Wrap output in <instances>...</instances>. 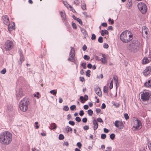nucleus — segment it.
<instances>
[{"mask_svg": "<svg viewBox=\"0 0 151 151\" xmlns=\"http://www.w3.org/2000/svg\"><path fill=\"white\" fill-rule=\"evenodd\" d=\"M12 134L9 132L5 131L0 134V142L2 144L8 145L12 140Z\"/></svg>", "mask_w": 151, "mask_h": 151, "instance_id": "nucleus-1", "label": "nucleus"}, {"mask_svg": "<svg viewBox=\"0 0 151 151\" xmlns=\"http://www.w3.org/2000/svg\"><path fill=\"white\" fill-rule=\"evenodd\" d=\"M120 38L121 40L124 42L127 43L133 39L132 34L128 30H126L121 34Z\"/></svg>", "mask_w": 151, "mask_h": 151, "instance_id": "nucleus-2", "label": "nucleus"}, {"mask_svg": "<svg viewBox=\"0 0 151 151\" xmlns=\"http://www.w3.org/2000/svg\"><path fill=\"white\" fill-rule=\"evenodd\" d=\"M29 104L28 100L26 98H23L19 102V107L20 110L24 112L26 111Z\"/></svg>", "mask_w": 151, "mask_h": 151, "instance_id": "nucleus-3", "label": "nucleus"}, {"mask_svg": "<svg viewBox=\"0 0 151 151\" xmlns=\"http://www.w3.org/2000/svg\"><path fill=\"white\" fill-rule=\"evenodd\" d=\"M140 46L139 42L137 40H134L127 47V48L131 51L135 52L139 50Z\"/></svg>", "mask_w": 151, "mask_h": 151, "instance_id": "nucleus-4", "label": "nucleus"}, {"mask_svg": "<svg viewBox=\"0 0 151 151\" xmlns=\"http://www.w3.org/2000/svg\"><path fill=\"white\" fill-rule=\"evenodd\" d=\"M141 93V99L143 101H146L148 100L151 96L150 93L148 92H142Z\"/></svg>", "mask_w": 151, "mask_h": 151, "instance_id": "nucleus-5", "label": "nucleus"}, {"mask_svg": "<svg viewBox=\"0 0 151 151\" xmlns=\"http://www.w3.org/2000/svg\"><path fill=\"white\" fill-rule=\"evenodd\" d=\"M139 10L143 14H145L147 12V7L144 3H140L137 5Z\"/></svg>", "mask_w": 151, "mask_h": 151, "instance_id": "nucleus-6", "label": "nucleus"}, {"mask_svg": "<svg viewBox=\"0 0 151 151\" xmlns=\"http://www.w3.org/2000/svg\"><path fill=\"white\" fill-rule=\"evenodd\" d=\"M71 50L69 54V57L68 59V60L69 61L74 62H75V52L74 49L73 47H71Z\"/></svg>", "mask_w": 151, "mask_h": 151, "instance_id": "nucleus-7", "label": "nucleus"}, {"mask_svg": "<svg viewBox=\"0 0 151 151\" xmlns=\"http://www.w3.org/2000/svg\"><path fill=\"white\" fill-rule=\"evenodd\" d=\"M13 47L12 42L10 40H7L5 43V49L7 50H11Z\"/></svg>", "mask_w": 151, "mask_h": 151, "instance_id": "nucleus-8", "label": "nucleus"}, {"mask_svg": "<svg viewBox=\"0 0 151 151\" xmlns=\"http://www.w3.org/2000/svg\"><path fill=\"white\" fill-rule=\"evenodd\" d=\"M114 125L117 127L119 129H123L124 126L122 122H119L118 120H116L114 122Z\"/></svg>", "mask_w": 151, "mask_h": 151, "instance_id": "nucleus-9", "label": "nucleus"}, {"mask_svg": "<svg viewBox=\"0 0 151 151\" xmlns=\"http://www.w3.org/2000/svg\"><path fill=\"white\" fill-rule=\"evenodd\" d=\"M16 95L17 99L19 100L23 96L22 90L20 88L17 90L16 91Z\"/></svg>", "mask_w": 151, "mask_h": 151, "instance_id": "nucleus-10", "label": "nucleus"}, {"mask_svg": "<svg viewBox=\"0 0 151 151\" xmlns=\"http://www.w3.org/2000/svg\"><path fill=\"white\" fill-rule=\"evenodd\" d=\"M141 122L138 119H137V121L135 122L133 127L137 129H139L141 128Z\"/></svg>", "mask_w": 151, "mask_h": 151, "instance_id": "nucleus-11", "label": "nucleus"}, {"mask_svg": "<svg viewBox=\"0 0 151 151\" xmlns=\"http://www.w3.org/2000/svg\"><path fill=\"white\" fill-rule=\"evenodd\" d=\"M151 70V68L150 66L146 67V68L144 70L143 72L144 75L145 76L148 75L150 74Z\"/></svg>", "mask_w": 151, "mask_h": 151, "instance_id": "nucleus-12", "label": "nucleus"}, {"mask_svg": "<svg viewBox=\"0 0 151 151\" xmlns=\"http://www.w3.org/2000/svg\"><path fill=\"white\" fill-rule=\"evenodd\" d=\"M3 21L4 23L6 25H9V21L8 17L7 15L3 17Z\"/></svg>", "mask_w": 151, "mask_h": 151, "instance_id": "nucleus-13", "label": "nucleus"}, {"mask_svg": "<svg viewBox=\"0 0 151 151\" xmlns=\"http://www.w3.org/2000/svg\"><path fill=\"white\" fill-rule=\"evenodd\" d=\"M94 91L96 94L100 97H101L102 95V92L100 88H96L94 89Z\"/></svg>", "mask_w": 151, "mask_h": 151, "instance_id": "nucleus-14", "label": "nucleus"}, {"mask_svg": "<svg viewBox=\"0 0 151 151\" xmlns=\"http://www.w3.org/2000/svg\"><path fill=\"white\" fill-rule=\"evenodd\" d=\"M80 99L81 100V102L82 103L84 102V101H87L88 99V96L87 95H84V97L82 96H81L80 97Z\"/></svg>", "mask_w": 151, "mask_h": 151, "instance_id": "nucleus-15", "label": "nucleus"}, {"mask_svg": "<svg viewBox=\"0 0 151 151\" xmlns=\"http://www.w3.org/2000/svg\"><path fill=\"white\" fill-rule=\"evenodd\" d=\"M93 128L94 130H96L98 128V125L97 120L96 119H93Z\"/></svg>", "mask_w": 151, "mask_h": 151, "instance_id": "nucleus-16", "label": "nucleus"}, {"mask_svg": "<svg viewBox=\"0 0 151 151\" xmlns=\"http://www.w3.org/2000/svg\"><path fill=\"white\" fill-rule=\"evenodd\" d=\"M72 17L74 19L76 20L81 25H82V22L81 19L76 17L74 15H73Z\"/></svg>", "mask_w": 151, "mask_h": 151, "instance_id": "nucleus-17", "label": "nucleus"}, {"mask_svg": "<svg viewBox=\"0 0 151 151\" xmlns=\"http://www.w3.org/2000/svg\"><path fill=\"white\" fill-rule=\"evenodd\" d=\"M132 0H128L127 3V5L128 9H130L132 6Z\"/></svg>", "mask_w": 151, "mask_h": 151, "instance_id": "nucleus-18", "label": "nucleus"}, {"mask_svg": "<svg viewBox=\"0 0 151 151\" xmlns=\"http://www.w3.org/2000/svg\"><path fill=\"white\" fill-rule=\"evenodd\" d=\"M144 86L147 87H151V79L148 81L147 82L145 83Z\"/></svg>", "mask_w": 151, "mask_h": 151, "instance_id": "nucleus-19", "label": "nucleus"}, {"mask_svg": "<svg viewBox=\"0 0 151 151\" xmlns=\"http://www.w3.org/2000/svg\"><path fill=\"white\" fill-rule=\"evenodd\" d=\"M81 31L84 35V37L85 38H86V37L87 36V33L86 30L84 29L81 28Z\"/></svg>", "mask_w": 151, "mask_h": 151, "instance_id": "nucleus-20", "label": "nucleus"}, {"mask_svg": "<svg viewBox=\"0 0 151 151\" xmlns=\"http://www.w3.org/2000/svg\"><path fill=\"white\" fill-rule=\"evenodd\" d=\"M60 14L62 18V20H65V13L62 12H60Z\"/></svg>", "mask_w": 151, "mask_h": 151, "instance_id": "nucleus-21", "label": "nucleus"}, {"mask_svg": "<svg viewBox=\"0 0 151 151\" xmlns=\"http://www.w3.org/2000/svg\"><path fill=\"white\" fill-rule=\"evenodd\" d=\"M142 35H144V33H145V32L146 30H148V29L147 27L146 26H143L142 27Z\"/></svg>", "mask_w": 151, "mask_h": 151, "instance_id": "nucleus-22", "label": "nucleus"}, {"mask_svg": "<svg viewBox=\"0 0 151 151\" xmlns=\"http://www.w3.org/2000/svg\"><path fill=\"white\" fill-rule=\"evenodd\" d=\"M107 59H104L103 58H101L100 59V61L101 63L104 64H106L107 63Z\"/></svg>", "mask_w": 151, "mask_h": 151, "instance_id": "nucleus-23", "label": "nucleus"}, {"mask_svg": "<svg viewBox=\"0 0 151 151\" xmlns=\"http://www.w3.org/2000/svg\"><path fill=\"white\" fill-rule=\"evenodd\" d=\"M109 33L106 30H102L101 32V35L102 36H104L105 34H108Z\"/></svg>", "mask_w": 151, "mask_h": 151, "instance_id": "nucleus-24", "label": "nucleus"}, {"mask_svg": "<svg viewBox=\"0 0 151 151\" xmlns=\"http://www.w3.org/2000/svg\"><path fill=\"white\" fill-rule=\"evenodd\" d=\"M113 79H114L115 81V84L116 86L118 81L117 76L116 75L114 76L113 78Z\"/></svg>", "mask_w": 151, "mask_h": 151, "instance_id": "nucleus-25", "label": "nucleus"}, {"mask_svg": "<svg viewBox=\"0 0 151 151\" xmlns=\"http://www.w3.org/2000/svg\"><path fill=\"white\" fill-rule=\"evenodd\" d=\"M65 130L67 133H68L69 131H72V128L68 126H67L66 127Z\"/></svg>", "mask_w": 151, "mask_h": 151, "instance_id": "nucleus-26", "label": "nucleus"}, {"mask_svg": "<svg viewBox=\"0 0 151 151\" xmlns=\"http://www.w3.org/2000/svg\"><path fill=\"white\" fill-rule=\"evenodd\" d=\"M149 60L147 58H144L143 60V64H146L149 63Z\"/></svg>", "mask_w": 151, "mask_h": 151, "instance_id": "nucleus-27", "label": "nucleus"}, {"mask_svg": "<svg viewBox=\"0 0 151 151\" xmlns=\"http://www.w3.org/2000/svg\"><path fill=\"white\" fill-rule=\"evenodd\" d=\"M51 127H52V129H55L57 128L56 125L54 123H51Z\"/></svg>", "mask_w": 151, "mask_h": 151, "instance_id": "nucleus-28", "label": "nucleus"}, {"mask_svg": "<svg viewBox=\"0 0 151 151\" xmlns=\"http://www.w3.org/2000/svg\"><path fill=\"white\" fill-rule=\"evenodd\" d=\"M103 91L104 93H108V88L106 86H104L103 88Z\"/></svg>", "mask_w": 151, "mask_h": 151, "instance_id": "nucleus-29", "label": "nucleus"}, {"mask_svg": "<svg viewBox=\"0 0 151 151\" xmlns=\"http://www.w3.org/2000/svg\"><path fill=\"white\" fill-rule=\"evenodd\" d=\"M81 7L83 10H85L86 9V4L84 3H82Z\"/></svg>", "mask_w": 151, "mask_h": 151, "instance_id": "nucleus-30", "label": "nucleus"}, {"mask_svg": "<svg viewBox=\"0 0 151 151\" xmlns=\"http://www.w3.org/2000/svg\"><path fill=\"white\" fill-rule=\"evenodd\" d=\"M88 113V115L90 116H91L92 115L93 113V112L91 109H89L87 111Z\"/></svg>", "mask_w": 151, "mask_h": 151, "instance_id": "nucleus-31", "label": "nucleus"}, {"mask_svg": "<svg viewBox=\"0 0 151 151\" xmlns=\"http://www.w3.org/2000/svg\"><path fill=\"white\" fill-rule=\"evenodd\" d=\"M12 108V104H8L7 106V108L8 110H11Z\"/></svg>", "mask_w": 151, "mask_h": 151, "instance_id": "nucleus-32", "label": "nucleus"}, {"mask_svg": "<svg viewBox=\"0 0 151 151\" xmlns=\"http://www.w3.org/2000/svg\"><path fill=\"white\" fill-rule=\"evenodd\" d=\"M50 93H51L53 94L54 95H55L57 93V91L56 90H52L50 91Z\"/></svg>", "mask_w": 151, "mask_h": 151, "instance_id": "nucleus-33", "label": "nucleus"}, {"mask_svg": "<svg viewBox=\"0 0 151 151\" xmlns=\"http://www.w3.org/2000/svg\"><path fill=\"white\" fill-rule=\"evenodd\" d=\"M91 71L89 70H88L86 72V75L88 77H89L90 76L91 74H90Z\"/></svg>", "mask_w": 151, "mask_h": 151, "instance_id": "nucleus-34", "label": "nucleus"}, {"mask_svg": "<svg viewBox=\"0 0 151 151\" xmlns=\"http://www.w3.org/2000/svg\"><path fill=\"white\" fill-rule=\"evenodd\" d=\"M83 58L85 60H88L90 59V57L87 55H85L83 56Z\"/></svg>", "mask_w": 151, "mask_h": 151, "instance_id": "nucleus-35", "label": "nucleus"}, {"mask_svg": "<svg viewBox=\"0 0 151 151\" xmlns=\"http://www.w3.org/2000/svg\"><path fill=\"white\" fill-rule=\"evenodd\" d=\"M63 109L64 111H68L69 109V108L68 106H65L63 107Z\"/></svg>", "mask_w": 151, "mask_h": 151, "instance_id": "nucleus-36", "label": "nucleus"}, {"mask_svg": "<svg viewBox=\"0 0 151 151\" xmlns=\"http://www.w3.org/2000/svg\"><path fill=\"white\" fill-rule=\"evenodd\" d=\"M64 136L62 134H60L59 136V139L60 140H62L64 139Z\"/></svg>", "mask_w": 151, "mask_h": 151, "instance_id": "nucleus-37", "label": "nucleus"}, {"mask_svg": "<svg viewBox=\"0 0 151 151\" xmlns=\"http://www.w3.org/2000/svg\"><path fill=\"white\" fill-rule=\"evenodd\" d=\"M76 106L75 105H73L70 107V109L71 110L73 111L76 108Z\"/></svg>", "mask_w": 151, "mask_h": 151, "instance_id": "nucleus-38", "label": "nucleus"}, {"mask_svg": "<svg viewBox=\"0 0 151 151\" xmlns=\"http://www.w3.org/2000/svg\"><path fill=\"white\" fill-rule=\"evenodd\" d=\"M98 41L99 43H102L103 42V37H100L98 39Z\"/></svg>", "mask_w": 151, "mask_h": 151, "instance_id": "nucleus-39", "label": "nucleus"}, {"mask_svg": "<svg viewBox=\"0 0 151 151\" xmlns=\"http://www.w3.org/2000/svg\"><path fill=\"white\" fill-rule=\"evenodd\" d=\"M115 135L113 133H112V134H111L110 136V138L112 140H113L114 139V138H115Z\"/></svg>", "mask_w": 151, "mask_h": 151, "instance_id": "nucleus-40", "label": "nucleus"}, {"mask_svg": "<svg viewBox=\"0 0 151 151\" xmlns=\"http://www.w3.org/2000/svg\"><path fill=\"white\" fill-rule=\"evenodd\" d=\"M20 60L23 61L24 60V57L23 56L22 54L21 53H20Z\"/></svg>", "mask_w": 151, "mask_h": 151, "instance_id": "nucleus-41", "label": "nucleus"}, {"mask_svg": "<svg viewBox=\"0 0 151 151\" xmlns=\"http://www.w3.org/2000/svg\"><path fill=\"white\" fill-rule=\"evenodd\" d=\"M6 70L5 68H4L1 71L0 73H1L4 74H5L6 72Z\"/></svg>", "mask_w": 151, "mask_h": 151, "instance_id": "nucleus-42", "label": "nucleus"}, {"mask_svg": "<svg viewBox=\"0 0 151 151\" xmlns=\"http://www.w3.org/2000/svg\"><path fill=\"white\" fill-rule=\"evenodd\" d=\"M106 135L105 134H102L101 135V138L103 139H105L106 137Z\"/></svg>", "mask_w": 151, "mask_h": 151, "instance_id": "nucleus-43", "label": "nucleus"}, {"mask_svg": "<svg viewBox=\"0 0 151 151\" xmlns=\"http://www.w3.org/2000/svg\"><path fill=\"white\" fill-rule=\"evenodd\" d=\"M124 117L126 120H127L129 119V116L127 113H125L124 114Z\"/></svg>", "mask_w": 151, "mask_h": 151, "instance_id": "nucleus-44", "label": "nucleus"}, {"mask_svg": "<svg viewBox=\"0 0 151 151\" xmlns=\"http://www.w3.org/2000/svg\"><path fill=\"white\" fill-rule=\"evenodd\" d=\"M74 3L76 5H78L79 4V2L78 1V0H74Z\"/></svg>", "mask_w": 151, "mask_h": 151, "instance_id": "nucleus-45", "label": "nucleus"}, {"mask_svg": "<svg viewBox=\"0 0 151 151\" xmlns=\"http://www.w3.org/2000/svg\"><path fill=\"white\" fill-rule=\"evenodd\" d=\"M77 146L79 147V148H81L82 147V145L80 142H78L77 143Z\"/></svg>", "mask_w": 151, "mask_h": 151, "instance_id": "nucleus-46", "label": "nucleus"}, {"mask_svg": "<svg viewBox=\"0 0 151 151\" xmlns=\"http://www.w3.org/2000/svg\"><path fill=\"white\" fill-rule=\"evenodd\" d=\"M86 63H82L81 65L83 67L84 69H85L86 68Z\"/></svg>", "mask_w": 151, "mask_h": 151, "instance_id": "nucleus-47", "label": "nucleus"}, {"mask_svg": "<svg viewBox=\"0 0 151 151\" xmlns=\"http://www.w3.org/2000/svg\"><path fill=\"white\" fill-rule=\"evenodd\" d=\"M9 25L8 27H12V26H13V29H14L15 28H14V27L15 26V23H14V22H13L12 24V25H10V24L9 25Z\"/></svg>", "mask_w": 151, "mask_h": 151, "instance_id": "nucleus-48", "label": "nucleus"}, {"mask_svg": "<svg viewBox=\"0 0 151 151\" xmlns=\"http://www.w3.org/2000/svg\"><path fill=\"white\" fill-rule=\"evenodd\" d=\"M76 120L78 122H79L81 121V119L79 117H76L75 118Z\"/></svg>", "mask_w": 151, "mask_h": 151, "instance_id": "nucleus-49", "label": "nucleus"}, {"mask_svg": "<svg viewBox=\"0 0 151 151\" xmlns=\"http://www.w3.org/2000/svg\"><path fill=\"white\" fill-rule=\"evenodd\" d=\"M68 123L72 126H74L75 125V122L73 121H69L68 122Z\"/></svg>", "mask_w": 151, "mask_h": 151, "instance_id": "nucleus-50", "label": "nucleus"}, {"mask_svg": "<svg viewBox=\"0 0 151 151\" xmlns=\"http://www.w3.org/2000/svg\"><path fill=\"white\" fill-rule=\"evenodd\" d=\"M96 39V36L94 34H93L92 35L91 37V39L92 40H95Z\"/></svg>", "mask_w": 151, "mask_h": 151, "instance_id": "nucleus-51", "label": "nucleus"}, {"mask_svg": "<svg viewBox=\"0 0 151 151\" xmlns=\"http://www.w3.org/2000/svg\"><path fill=\"white\" fill-rule=\"evenodd\" d=\"M63 145L64 146H66L67 147H68L69 146V143L67 141L66 142H64L63 144Z\"/></svg>", "mask_w": 151, "mask_h": 151, "instance_id": "nucleus-52", "label": "nucleus"}, {"mask_svg": "<svg viewBox=\"0 0 151 151\" xmlns=\"http://www.w3.org/2000/svg\"><path fill=\"white\" fill-rule=\"evenodd\" d=\"M72 26L74 29H76L77 28V27L75 23H73L72 24Z\"/></svg>", "mask_w": 151, "mask_h": 151, "instance_id": "nucleus-53", "label": "nucleus"}, {"mask_svg": "<svg viewBox=\"0 0 151 151\" xmlns=\"http://www.w3.org/2000/svg\"><path fill=\"white\" fill-rule=\"evenodd\" d=\"M113 87V81H111L110 83V85L109 86V88L110 89H111Z\"/></svg>", "mask_w": 151, "mask_h": 151, "instance_id": "nucleus-54", "label": "nucleus"}, {"mask_svg": "<svg viewBox=\"0 0 151 151\" xmlns=\"http://www.w3.org/2000/svg\"><path fill=\"white\" fill-rule=\"evenodd\" d=\"M84 113L83 110H81L79 112V114L80 115L82 116L83 115Z\"/></svg>", "mask_w": 151, "mask_h": 151, "instance_id": "nucleus-55", "label": "nucleus"}, {"mask_svg": "<svg viewBox=\"0 0 151 151\" xmlns=\"http://www.w3.org/2000/svg\"><path fill=\"white\" fill-rule=\"evenodd\" d=\"M103 47H104V48L107 49L109 47V45L107 44L106 43H104L103 45Z\"/></svg>", "mask_w": 151, "mask_h": 151, "instance_id": "nucleus-56", "label": "nucleus"}, {"mask_svg": "<svg viewBox=\"0 0 151 151\" xmlns=\"http://www.w3.org/2000/svg\"><path fill=\"white\" fill-rule=\"evenodd\" d=\"M106 106L104 103H103L101 106V108L102 109H104L105 108Z\"/></svg>", "mask_w": 151, "mask_h": 151, "instance_id": "nucleus-57", "label": "nucleus"}, {"mask_svg": "<svg viewBox=\"0 0 151 151\" xmlns=\"http://www.w3.org/2000/svg\"><path fill=\"white\" fill-rule=\"evenodd\" d=\"M89 128V127L87 125H85L83 127V129L85 130H88Z\"/></svg>", "mask_w": 151, "mask_h": 151, "instance_id": "nucleus-58", "label": "nucleus"}, {"mask_svg": "<svg viewBox=\"0 0 151 151\" xmlns=\"http://www.w3.org/2000/svg\"><path fill=\"white\" fill-rule=\"evenodd\" d=\"M69 8H70V11H72L73 12H76V11H75V10L73 9V8L72 7V6H69Z\"/></svg>", "mask_w": 151, "mask_h": 151, "instance_id": "nucleus-59", "label": "nucleus"}, {"mask_svg": "<svg viewBox=\"0 0 151 151\" xmlns=\"http://www.w3.org/2000/svg\"><path fill=\"white\" fill-rule=\"evenodd\" d=\"M87 119L86 117L82 119V122H83L86 123L87 122Z\"/></svg>", "mask_w": 151, "mask_h": 151, "instance_id": "nucleus-60", "label": "nucleus"}, {"mask_svg": "<svg viewBox=\"0 0 151 151\" xmlns=\"http://www.w3.org/2000/svg\"><path fill=\"white\" fill-rule=\"evenodd\" d=\"M148 148H149V149L151 150V144L150 142H148Z\"/></svg>", "mask_w": 151, "mask_h": 151, "instance_id": "nucleus-61", "label": "nucleus"}, {"mask_svg": "<svg viewBox=\"0 0 151 151\" xmlns=\"http://www.w3.org/2000/svg\"><path fill=\"white\" fill-rule=\"evenodd\" d=\"M87 47L85 45H84L82 47L83 50L85 51L87 49Z\"/></svg>", "mask_w": 151, "mask_h": 151, "instance_id": "nucleus-62", "label": "nucleus"}, {"mask_svg": "<svg viewBox=\"0 0 151 151\" xmlns=\"http://www.w3.org/2000/svg\"><path fill=\"white\" fill-rule=\"evenodd\" d=\"M102 57H103V58H104V59H108L107 56L106 55L104 54H102Z\"/></svg>", "mask_w": 151, "mask_h": 151, "instance_id": "nucleus-63", "label": "nucleus"}, {"mask_svg": "<svg viewBox=\"0 0 151 151\" xmlns=\"http://www.w3.org/2000/svg\"><path fill=\"white\" fill-rule=\"evenodd\" d=\"M79 78H80V81H81L82 82H83V81H85V80L84 79V78L83 77H80Z\"/></svg>", "mask_w": 151, "mask_h": 151, "instance_id": "nucleus-64", "label": "nucleus"}]
</instances>
